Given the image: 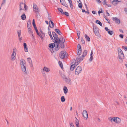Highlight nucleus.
Here are the masks:
<instances>
[{"label":"nucleus","mask_w":127,"mask_h":127,"mask_svg":"<svg viewBox=\"0 0 127 127\" xmlns=\"http://www.w3.org/2000/svg\"><path fill=\"white\" fill-rule=\"evenodd\" d=\"M62 41L61 42H58L57 43H55L56 46L55 47V50L56 51H58L60 48V47L62 49L64 48V43L65 42V40H63V38L62 39Z\"/></svg>","instance_id":"nucleus-1"},{"label":"nucleus","mask_w":127,"mask_h":127,"mask_svg":"<svg viewBox=\"0 0 127 127\" xmlns=\"http://www.w3.org/2000/svg\"><path fill=\"white\" fill-rule=\"evenodd\" d=\"M20 64L22 71L25 74H28V73L26 71V62L23 59H21L20 60Z\"/></svg>","instance_id":"nucleus-2"},{"label":"nucleus","mask_w":127,"mask_h":127,"mask_svg":"<svg viewBox=\"0 0 127 127\" xmlns=\"http://www.w3.org/2000/svg\"><path fill=\"white\" fill-rule=\"evenodd\" d=\"M93 28L94 32L96 36L98 37L100 36V35L99 32V29L96 26H93Z\"/></svg>","instance_id":"nucleus-3"},{"label":"nucleus","mask_w":127,"mask_h":127,"mask_svg":"<svg viewBox=\"0 0 127 127\" xmlns=\"http://www.w3.org/2000/svg\"><path fill=\"white\" fill-rule=\"evenodd\" d=\"M54 41H53L55 43H57L58 42H61V41H62V38H63V40H65V39H64V38L62 35H61V36H60L59 38L56 37H54Z\"/></svg>","instance_id":"nucleus-4"},{"label":"nucleus","mask_w":127,"mask_h":127,"mask_svg":"<svg viewBox=\"0 0 127 127\" xmlns=\"http://www.w3.org/2000/svg\"><path fill=\"white\" fill-rule=\"evenodd\" d=\"M82 68L80 66H78L76 69L75 71V74L77 75L80 73L82 71Z\"/></svg>","instance_id":"nucleus-5"},{"label":"nucleus","mask_w":127,"mask_h":127,"mask_svg":"<svg viewBox=\"0 0 127 127\" xmlns=\"http://www.w3.org/2000/svg\"><path fill=\"white\" fill-rule=\"evenodd\" d=\"M83 59V57H82L78 56L76 58V63L77 64H76V66L78 65L81 61H82Z\"/></svg>","instance_id":"nucleus-6"},{"label":"nucleus","mask_w":127,"mask_h":127,"mask_svg":"<svg viewBox=\"0 0 127 127\" xmlns=\"http://www.w3.org/2000/svg\"><path fill=\"white\" fill-rule=\"evenodd\" d=\"M82 114L83 116L84 117L85 119L87 120L88 117L87 111L85 110H83Z\"/></svg>","instance_id":"nucleus-7"},{"label":"nucleus","mask_w":127,"mask_h":127,"mask_svg":"<svg viewBox=\"0 0 127 127\" xmlns=\"http://www.w3.org/2000/svg\"><path fill=\"white\" fill-rule=\"evenodd\" d=\"M121 1H119L118 0H113V1H111L112 4L114 6L117 5L118 2H120Z\"/></svg>","instance_id":"nucleus-8"},{"label":"nucleus","mask_w":127,"mask_h":127,"mask_svg":"<svg viewBox=\"0 0 127 127\" xmlns=\"http://www.w3.org/2000/svg\"><path fill=\"white\" fill-rule=\"evenodd\" d=\"M66 53L64 51L61 52L60 54V58L62 59L64 58L65 56Z\"/></svg>","instance_id":"nucleus-9"},{"label":"nucleus","mask_w":127,"mask_h":127,"mask_svg":"<svg viewBox=\"0 0 127 127\" xmlns=\"http://www.w3.org/2000/svg\"><path fill=\"white\" fill-rule=\"evenodd\" d=\"M112 20L115 21V23L117 24H119L120 23V21L119 19H118L117 17L112 18Z\"/></svg>","instance_id":"nucleus-10"},{"label":"nucleus","mask_w":127,"mask_h":127,"mask_svg":"<svg viewBox=\"0 0 127 127\" xmlns=\"http://www.w3.org/2000/svg\"><path fill=\"white\" fill-rule=\"evenodd\" d=\"M61 4L66 7H68V5L64 0H60Z\"/></svg>","instance_id":"nucleus-11"},{"label":"nucleus","mask_w":127,"mask_h":127,"mask_svg":"<svg viewBox=\"0 0 127 127\" xmlns=\"http://www.w3.org/2000/svg\"><path fill=\"white\" fill-rule=\"evenodd\" d=\"M55 43L54 42V43H50L49 44V47L51 49H52L53 51V48L55 47Z\"/></svg>","instance_id":"nucleus-12"},{"label":"nucleus","mask_w":127,"mask_h":127,"mask_svg":"<svg viewBox=\"0 0 127 127\" xmlns=\"http://www.w3.org/2000/svg\"><path fill=\"white\" fill-rule=\"evenodd\" d=\"M33 10L35 12L39 11L38 8L37 7V5L34 3L33 4Z\"/></svg>","instance_id":"nucleus-13"},{"label":"nucleus","mask_w":127,"mask_h":127,"mask_svg":"<svg viewBox=\"0 0 127 127\" xmlns=\"http://www.w3.org/2000/svg\"><path fill=\"white\" fill-rule=\"evenodd\" d=\"M23 46L25 52H28V49L26 43L25 42L24 43H23Z\"/></svg>","instance_id":"nucleus-14"},{"label":"nucleus","mask_w":127,"mask_h":127,"mask_svg":"<svg viewBox=\"0 0 127 127\" xmlns=\"http://www.w3.org/2000/svg\"><path fill=\"white\" fill-rule=\"evenodd\" d=\"M49 27L51 28H53L54 27V24L52 20H50L49 22Z\"/></svg>","instance_id":"nucleus-15"},{"label":"nucleus","mask_w":127,"mask_h":127,"mask_svg":"<svg viewBox=\"0 0 127 127\" xmlns=\"http://www.w3.org/2000/svg\"><path fill=\"white\" fill-rule=\"evenodd\" d=\"M50 70L48 68L44 67L43 68V71H42V73H43V72H44V71L47 72H48Z\"/></svg>","instance_id":"nucleus-16"},{"label":"nucleus","mask_w":127,"mask_h":127,"mask_svg":"<svg viewBox=\"0 0 127 127\" xmlns=\"http://www.w3.org/2000/svg\"><path fill=\"white\" fill-rule=\"evenodd\" d=\"M65 80V81H66V82L68 84H70L71 83V80L69 78H65V79H64Z\"/></svg>","instance_id":"nucleus-17"},{"label":"nucleus","mask_w":127,"mask_h":127,"mask_svg":"<svg viewBox=\"0 0 127 127\" xmlns=\"http://www.w3.org/2000/svg\"><path fill=\"white\" fill-rule=\"evenodd\" d=\"M29 32L30 34L32 35V37H33V32L32 29L31 28H28Z\"/></svg>","instance_id":"nucleus-18"},{"label":"nucleus","mask_w":127,"mask_h":127,"mask_svg":"<svg viewBox=\"0 0 127 127\" xmlns=\"http://www.w3.org/2000/svg\"><path fill=\"white\" fill-rule=\"evenodd\" d=\"M32 26L31 22L30 20H29L27 23V27L28 28H30Z\"/></svg>","instance_id":"nucleus-19"},{"label":"nucleus","mask_w":127,"mask_h":127,"mask_svg":"<svg viewBox=\"0 0 127 127\" xmlns=\"http://www.w3.org/2000/svg\"><path fill=\"white\" fill-rule=\"evenodd\" d=\"M55 31L59 35H61L62 33L58 29H55Z\"/></svg>","instance_id":"nucleus-20"},{"label":"nucleus","mask_w":127,"mask_h":127,"mask_svg":"<svg viewBox=\"0 0 127 127\" xmlns=\"http://www.w3.org/2000/svg\"><path fill=\"white\" fill-rule=\"evenodd\" d=\"M21 18L22 20H25L26 19V16L25 13H23L22 14L21 16Z\"/></svg>","instance_id":"nucleus-21"},{"label":"nucleus","mask_w":127,"mask_h":127,"mask_svg":"<svg viewBox=\"0 0 127 127\" xmlns=\"http://www.w3.org/2000/svg\"><path fill=\"white\" fill-rule=\"evenodd\" d=\"M63 91L64 93L65 94H67L68 92V89L65 86L64 87Z\"/></svg>","instance_id":"nucleus-22"},{"label":"nucleus","mask_w":127,"mask_h":127,"mask_svg":"<svg viewBox=\"0 0 127 127\" xmlns=\"http://www.w3.org/2000/svg\"><path fill=\"white\" fill-rule=\"evenodd\" d=\"M115 122L117 124H119L120 123L121 120L118 117H116V120Z\"/></svg>","instance_id":"nucleus-23"},{"label":"nucleus","mask_w":127,"mask_h":127,"mask_svg":"<svg viewBox=\"0 0 127 127\" xmlns=\"http://www.w3.org/2000/svg\"><path fill=\"white\" fill-rule=\"evenodd\" d=\"M109 120L111 122H115L116 120V117L111 118L110 117L109 118Z\"/></svg>","instance_id":"nucleus-24"},{"label":"nucleus","mask_w":127,"mask_h":127,"mask_svg":"<svg viewBox=\"0 0 127 127\" xmlns=\"http://www.w3.org/2000/svg\"><path fill=\"white\" fill-rule=\"evenodd\" d=\"M87 51L86 50H84L82 56V57L83 58L84 57L87 55Z\"/></svg>","instance_id":"nucleus-25"},{"label":"nucleus","mask_w":127,"mask_h":127,"mask_svg":"<svg viewBox=\"0 0 127 127\" xmlns=\"http://www.w3.org/2000/svg\"><path fill=\"white\" fill-rule=\"evenodd\" d=\"M75 66V64H73L71 65L70 67V69L71 70H73L74 69Z\"/></svg>","instance_id":"nucleus-26"},{"label":"nucleus","mask_w":127,"mask_h":127,"mask_svg":"<svg viewBox=\"0 0 127 127\" xmlns=\"http://www.w3.org/2000/svg\"><path fill=\"white\" fill-rule=\"evenodd\" d=\"M48 33L49 35V36H50V38H51L52 40V41H54V39L52 36L51 32L50 31H49L48 32Z\"/></svg>","instance_id":"nucleus-27"},{"label":"nucleus","mask_w":127,"mask_h":127,"mask_svg":"<svg viewBox=\"0 0 127 127\" xmlns=\"http://www.w3.org/2000/svg\"><path fill=\"white\" fill-rule=\"evenodd\" d=\"M95 23L97 24H99L100 26H102L101 23L99 20H97L95 21Z\"/></svg>","instance_id":"nucleus-28"},{"label":"nucleus","mask_w":127,"mask_h":127,"mask_svg":"<svg viewBox=\"0 0 127 127\" xmlns=\"http://www.w3.org/2000/svg\"><path fill=\"white\" fill-rule=\"evenodd\" d=\"M85 38L86 39V40L88 41H90V39L89 37L87 35L85 34Z\"/></svg>","instance_id":"nucleus-29"},{"label":"nucleus","mask_w":127,"mask_h":127,"mask_svg":"<svg viewBox=\"0 0 127 127\" xmlns=\"http://www.w3.org/2000/svg\"><path fill=\"white\" fill-rule=\"evenodd\" d=\"M52 35L53 37H59L57 34L54 32H52Z\"/></svg>","instance_id":"nucleus-30"},{"label":"nucleus","mask_w":127,"mask_h":127,"mask_svg":"<svg viewBox=\"0 0 127 127\" xmlns=\"http://www.w3.org/2000/svg\"><path fill=\"white\" fill-rule=\"evenodd\" d=\"M65 100V99L64 98V96H63L61 97V100L62 102H64Z\"/></svg>","instance_id":"nucleus-31"},{"label":"nucleus","mask_w":127,"mask_h":127,"mask_svg":"<svg viewBox=\"0 0 127 127\" xmlns=\"http://www.w3.org/2000/svg\"><path fill=\"white\" fill-rule=\"evenodd\" d=\"M82 50H77V55H80L82 53Z\"/></svg>","instance_id":"nucleus-32"},{"label":"nucleus","mask_w":127,"mask_h":127,"mask_svg":"<svg viewBox=\"0 0 127 127\" xmlns=\"http://www.w3.org/2000/svg\"><path fill=\"white\" fill-rule=\"evenodd\" d=\"M58 10L61 12L62 14H64V12L63 9L61 8H58Z\"/></svg>","instance_id":"nucleus-33"},{"label":"nucleus","mask_w":127,"mask_h":127,"mask_svg":"<svg viewBox=\"0 0 127 127\" xmlns=\"http://www.w3.org/2000/svg\"><path fill=\"white\" fill-rule=\"evenodd\" d=\"M118 51V52H119L120 54L121 55H123V56H124L123 51L121 49H119Z\"/></svg>","instance_id":"nucleus-34"},{"label":"nucleus","mask_w":127,"mask_h":127,"mask_svg":"<svg viewBox=\"0 0 127 127\" xmlns=\"http://www.w3.org/2000/svg\"><path fill=\"white\" fill-rule=\"evenodd\" d=\"M28 61L29 63L30 64H32V60L30 58H27Z\"/></svg>","instance_id":"nucleus-35"},{"label":"nucleus","mask_w":127,"mask_h":127,"mask_svg":"<svg viewBox=\"0 0 127 127\" xmlns=\"http://www.w3.org/2000/svg\"><path fill=\"white\" fill-rule=\"evenodd\" d=\"M21 30H18L17 31V33L19 37H20L21 35Z\"/></svg>","instance_id":"nucleus-36"},{"label":"nucleus","mask_w":127,"mask_h":127,"mask_svg":"<svg viewBox=\"0 0 127 127\" xmlns=\"http://www.w3.org/2000/svg\"><path fill=\"white\" fill-rule=\"evenodd\" d=\"M107 32L108 34L110 35H111L113 34V31H111L110 30L108 31Z\"/></svg>","instance_id":"nucleus-37"},{"label":"nucleus","mask_w":127,"mask_h":127,"mask_svg":"<svg viewBox=\"0 0 127 127\" xmlns=\"http://www.w3.org/2000/svg\"><path fill=\"white\" fill-rule=\"evenodd\" d=\"M59 66L60 67L62 68V67H63V64L62 63L61 61H59Z\"/></svg>","instance_id":"nucleus-38"},{"label":"nucleus","mask_w":127,"mask_h":127,"mask_svg":"<svg viewBox=\"0 0 127 127\" xmlns=\"http://www.w3.org/2000/svg\"><path fill=\"white\" fill-rule=\"evenodd\" d=\"M77 50H82L81 46L80 44H78L77 46Z\"/></svg>","instance_id":"nucleus-39"},{"label":"nucleus","mask_w":127,"mask_h":127,"mask_svg":"<svg viewBox=\"0 0 127 127\" xmlns=\"http://www.w3.org/2000/svg\"><path fill=\"white\" fill-rule=\"evenodd\" d=\"M39 11H37L35 12L36 14V17L38 18V16H40L39 13L38 12Z\"/></svg>","instance_id":"nucleus-40"},{"label":"nucleus","mask_w":127,"mask_h":127,"mask_svg":"<svg viewBox=\"0 0 127 127\" xmlns=\"http://www.w3.org/2000/svg\"><path fill=\"white\" fill-rule=\"evenodd\" d=\"M78 7L80 8V9H81L82 7V3H79L78 4Z\"/></svg>","instance_id":"nucleus-41"},{"label":"nucleus","mask_w":127,"mask_h":127,"mask_svg":"<svg viewBox=\"0 0 127 127\" xmlns=\"http://www.w3.org/2000/svg\"><path fill=\"white\" fill-rule=\"evenodd\" d=\"M76 127H79V121H76Z\"/></svg>","instance_id":"nucleus-42"},{"label":"nucleus","mask_w":127,"mask_h":127,"mask_svg":"<svg viewBox=\"0 0 127 127\" xmlns=\"http://www.w3.org/2000/svg\"><path fill=\"white\" fill-rule=\"evenodd\" d=\"M100 10H99L98 11V15L99 16H100V14L102 13L103 12V11L102 10V9L101 8L100 9Z\"/></svg>","instance_id":"nucleus-43"},{"label":"nucleus","mask_w":127,"mask_h":127,"mask_svg":"<svg viewBox=\"0 0 127 127\" xmlns=\"http://www.w3.org/2000/svg\"><path fill=\"white\" fill-rule=\"evenodd\" d=\"M61 76L62 78L63 79H65V78H66L65 75L64 74H61Z\"/></svg>","instance_id":"nucleus-44"},{"label":"nucleus","mask_w":127,"mask_h":127,"mask_svg":"<svg viewBox=\"0 0 127 127\" xmlns=\"http://www.w3.org/2000/svg\"><path fill=\"white\" fill-rule=\"evenodd\" d=\"M32 24L33 27L36 26L35 23V20L34 19H33L32 20Z\"/></svg>","instance_id":"nucleus-45"},{"label":"nucleus","mask_w":127,"mask_h":127,"mask_svg":"<svg viewBox=\"0 0 127 127\" xmlns=\"http://www.w3.org/2000/svg\"><path fill=\"white\" fill-rule=\"evenodd\" d=\"M64 14L67 16H68L69 15V14L68 12L66 11L64 12Z\"/></svg>","instance_id":"nucleus-46"},{"label":"nucleus","mask_w":127,"mask_h":127,"mask_svg":"<svg viewBox=\"0 0 127 127\" xmlns=\"http://www.w3.org/2000/svg\"><path fill=\"white\" fill-rule=\"evenodd\" d=\"M16 48H14L13 49V53H15L16 55Z\"/></svg>","instance_id":"nucleus-47"},{"label":"nucleus","mask_w":127,"mask_h":127,"mask_svg":"<svg viewBox=\"0 0 127 127\" xmlns=\"http://www.w3.org/2000/svg\"><path fill=\"white\" fill-rule=\"evenodd\" d=\"M24 8L26 10H27L28 8V6H27L25 4V3H24Z\"/></svg>","instance_id":"nucleus-48"},{"label":"nucleus","mask_w":127,"mask_h":127,"mask_svg":"<svg viewBox=\"0 0 127 127\" xmlns=\"http://www.w3.org/2000/svg\"><path fill=\"white\" fill-rule=\"evenodd\" d=\"M81 41L82 42V43L84 44H85V40L83 39V38L82 37L81 38Z\"/></svg>","instance_id":"nucleus-49"},{"label":"nucleus","mask_w":127,"mask_h":127,"mask_svg":"<svg viewBox=\"0 0 127 127\" xmlns=\"http://www.w3.org/2000/svg\"><path fill=\"white\" fill-rule=\"evenodd\" d=\"M16 58V57L15 56H11V60L13 61Z\"/></svg>","instance_id":"nucleus-50"},{"label":"nucleus","mask_w":127,"mask_h":127,"mask_svg":"<svg viewBox=\"0 0 127 127\" xmlns=\"http://www.w3.org/2000/svg\"><path fill=\"white\" fill-rule=\"evenodd\" d=\"M103 4L105 5H107V4L106 3V0H104L103 1Z\"/></svg>","instance_id":"nucleus-51"},{"label":"nucleus","mask_w":127,"mask_h":127,"mask_svg":"<svg viewBox=\"0 0 127 127\" xmlns=\"http://www.w3.org/2000/svg\"><path fill=\"white\" fill-rule=\"evenodd\" d=\"M93 59V56H90V59L89 60V61L90 62H92V61Z\"/></svg>","instance_id":"nucleus-52"},{"label":"nucleus","mask_w":127,"mask_h":127,"mask_svg":"<svg viewBox=\"0 0 127 127\" xmlns=\"http://www.w3.org/2000/svg\"><path fill=\"white\" fill-rule=\"evenodd\" d=\"M122 48L124 49L125 51H126L127 50V47L126 46H123Z\"/></svg>","instance_id":"nucleus-53"},{"label":"nucleus","mask_w":127,"mask_h":127,"mask_svg":"<svg viewBox=\"0 0 127 127\" xmlns=\"http://www.w3.org/2000/svg\"><path fill=\"white\" fill-rule=\"evenodd\" d=\"M118 58H119L120 59L122 60V59L121 58V54H119V53H118Z\"/></svg>","instance_id":"nucleus-54"},{"label":"nucleus","mask_w":127,"mask_h":127,"mask_svg":"<svg viewBox=\"0 0 127 127\" xmlns=\"http://www.w3.org/2000/svg\"><path fill=\"white\" fill-rule=\"evenodd\" d=\"M39 35V36L40 37V38H41L42 40L43 41L44 40V39H43V37L41 35V34H40Z\"/></svg>","instance_id":"nucleus-55"},{"label":"nucleus","mask_w":127,"mask_h":127,"mask_svg":"<svg viewBox=\"0 0 127 127\" xmlns=\"http://www.w3.org/2000/svg\"><path fill=\"white\" fill-rule=\"evenodd\" d=\"M87 9V11H86L85 13H87L88 14H90V12H89V10L88 9V8H86Z\"/></svg>","instance_id":"nucleus-56"},{"label":"nucleus","mask_w":127,"mask_h":127,"mask_svg":"<svg viewBox=\"0 0 127 127\" xmlns=\"http://www.w3.org/2000/svg\"><path fill=\"white\" fill-rule=\"evenodd\" d=\"M119 37L122 39L123 38L124 35L122 34H120L119 35Z\"/></svg>","instance_id":"nucleus-57"},{"label":"nucleus","mask_w":127,"mask_h":127,"mask_svg":"<svg viewBox=\"0 0 127 127\" xmlns=\"http://www.w3.org/2000/svg\"><path fill=\"white\" fill-rule=\"evenodd\" d=\"M36 31V32L37 34L38 35V36H39V35L40 34H41L40 33H39V32H38V30H36L35 31Z\"/></svg>","instance_id":"nucleus-58"},{"label":"nucleus","mask_w":127,"mask_h":127,"mask_svg":"<svg viewBox=\"0 0 127 127\" xmlns=\"http://www.w3.org/2000/svg\"><path fill=\"white\" fill-rule=\"evenodd\" d=\"M105 30L106 31H107V32H108V31L110 30L107 27H105Z\"/></svg>","instance_id":"nucleus-59"},{"label":"nucleus","mask_w":127,"mask_h":127,"mask_svg":"<svg viewBox=\"0 0 127 127\" xmlns=\"http://www.w3.org/2000/svg\"><path fill=\"white\" fill-rule=\"evenodd\" d=\"M6 0H3V2L1 4V6H2L4 3H5Z\"/></svg>","instance_id":"nucleus-60"},{"label":"nucleus","mask_w":127,"mask_h":127,"mask_svg":"<svg viewBox=\"0 0 127 127\" xmlns=\"http://www.w3.org/2000/svg\"><path fill=\"white\" fill-rule=\"evenodd\" d=\"M106 14H107V16H109L110 15L109 13L108 12L107 10H106Z\"/></svg>","instance_id":"nucleus-61"},{"label":"nucleus","mask_w":127,"mask_h":127,"mask_svg":"<svg viewBox=\"0 0 127 127\" xmlns=\"http://www.w3.org/2000/svg\"><path fill=\"white\" fill-rule=\"evenodd\" d=\"M105 20L108 22V23L110 24V21L108 19H106Z\"/></svg>","instance_id":"nucleus-62"},{"label":"nucleus","mask_w":127,"mask_h":127,"mask_svg":"<svg viewBox=\"0 0 127 127\" xmlns=\"http://www.w3.org/2000/svg\"><path fill=\"white\" fill-rule=\"evenodd\" d=\"M124 11L127 14V8H125L124 9Z\"/></svg>","instance_id":"nucleus-63"},{"label":"nucleus","mask_w":127,"mask_h":127,"mask_svg":"<svg viewBox=\"0 0 127 127\" xmlns=\"http://www.w3.org/2000/svg\"><path fill=\"white\" fill-rule=\"evenodd\" d=\"M70 127H75L72 123H71L70 125Z\"/></svg>","instance_id":"nucleus-64"}]
</instances>
